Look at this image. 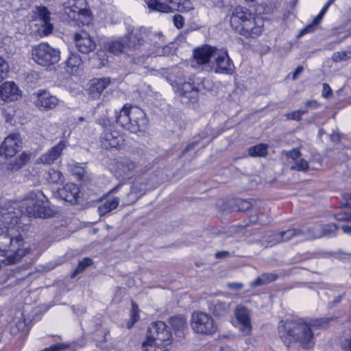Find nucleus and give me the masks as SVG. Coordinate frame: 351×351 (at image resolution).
<instances>
[{
	"label": "nucleus",
	"mask_w": 351,
	"mask_h": 351,
	"mask_svg": "<svg viewBox=\"0 0 351 351\" xmlns=\"http://www.w3.org/2000/svg\"><path fill=\"white\" fill-rule=\"evenodd\" d=\"M278 276L274 273H264L250 282L251 287L261 286L276 280Z\"/></svg>",
	"instance_id": "72a5a7b5"
},
{
	"label": "nucleus",
	"mask_w": 351,
	"mask_h": 351,
	"mask_svg": "<svg viewBox=\"0 0 351 351\" xmlns=\"http://www.w3.org/2000/svg\"><path fill=\"white\" fill-rule=\"evenodd\" d=\"M234 325L244 335H249L252 332V313L243 305H238L234 311Z\"/></svg>",
	"instance_id": "9d476101"
},
{
	"label": "nucleus",
	"mask_w": 351,
	"mask_h": 351,
	"mask_svg": "<svg viewBox=\"0 0 351 351\" xmlns=\"http://www.w3.org/2000/svg\"><path fill=\"white\" fill-rule=\"evenodd\" d=\"M33 60L42 66H49L57 64L60 60V51L47 43H42L32 49Z\"/></svg>",
	"instance_id": "0eeeda50"
},
{
	"label": "nucleus",
	"mask_w": 351,
	"mask_h": 351,
	"mask_svg": "<svg viewBox=\"0 0 351 351\" xmlns=\"http://www.w3.org/2000/svg\"><path fill=\"white\" fill-rule=\"evenodd\" d=\"M22 141L19 134H11L5 138L0 146V156L5 158L14 156L21 148Z\"/></svg>",
	"instance_id": "4468645a"
},
{
	"label": "nucleus",
	"mask_w": 351,
	"mask_h": 351,
	"mask_svg": "<svg viewBox=\"0 0 351 351\" xmlns=\"http://www.w3.org/2000/svg\"><path fill=\"white\" fill-rule=\"evenodd\" d=\"M138 315L137 311V306L135 304H132V308L131 311V321L128 323V328L133 326L134 323L138 320Z\"/></svg>",
	"instance_id": "49530a36"
},
{
	"label": "nucleus",
	"mask_w": 351,
	"mask_h": 351,
	"mask_svg": "<svg viewBox=\"0 0 351 351\" xmlns=\"http://www.w3.org/2000/svg\"><path fill=\"white\" fill-rule=\"evenodd\" d=\"M58 195L66 202L75 203L80 195V189L74 183H67L59 189Z\"/></svg>",
	"instance_id": "4be33fe9"
},
{
	"label": "nucleus",
	"mask_w": 351,
	"mask_h": 351,
	"mask_svg": "<svg viewBox=\"0 0 351 351\" xmlns=\"http://www.w3.org/2000/svg\"><path fill=\"white\" fill-rule=\"evenodd\" d=\"M130 107L125 105L119 112H116L117 122L124 129L130 132Z\"/></svg>",
	"instance_id": "c756f323"
},
{
	"label": "nucleus",
	"mask_w": 351,
	"mask_h": 351,
	"mask_svg": "<svg viewBox=\"0 0 351 351\" xmlns=\"http://www.w3.org/2000/svg\"><path fill=\"white\" fill-rule=\"evenodd\" d=\"M237 204L238 205L239 210L242 211L249 210L252 206L250 202L244 199H238Z\"/></svg>",
	"instance_id": "8fccbe9b"
},
{
	"label": "nucleus",
	"mask_w": 351,
	"mask_h": 351,
	"mask_svg": "<svg viewBox=\"0 0 351 351\" xmlns=\"http://www.w3.org/2000/svg\"><path fill=\"white\" fill-rule=\"evenodd\" d=\"M173 23L174 25L178 28L180 29L183 27L184 23V19L182 16L180 14H176L173 16Z\"/></svg>",
	"instance_id": "3c124183"
},
{
	"label": "nucleus",
	"mask_w": 351,
	"mask_h": 351,
	"mask_svg": "<svg viewBox=\"0 0 351 351\" xmlns=\"http://www.w3.org/2000/svg\"><path fill=\"white\" fill-rule=\"evenodd\" d=\"M212 86L213 83L208 79H189V81L184 82L179 88L181 101L184 104L194 103L197 101L199 92L210 90Z\"/></svg>",
	"instance_id": "423d86ee"
},
{
	"label": "nucleus",
	"mask_w": 351,
	"mask_h": 351,
	"mask_svg": "<svg viewBox=\"0 0 351 351\" xmlns=\"http://www.w3.org/2000/svg\"><path fill=\"white\" fill-rule=\"evenodd\" d=\"M47 198L38 191L30 192L21 204L5 202L0 205V256L5 265L18 263L30 252V247L21 234L19 219L23 213L38 218L49 217Z\"/></svg>",
	"instance_id": "f257e3e1"
},
{
	"label": "nucleus",
	"mask_w": 351,
	"mask_h": 351,
	"mask_svg": "<svg viewBox=\"0 0 351 351\" xmlns=\"http://www.w3.org/2000/svg\"><path fill=\"white\" fill-rule=\"evenodd\" d=\"M176 0H145L150 10L168 13L174 10V2Z\"/></svg>",
	"instance_id": "a878e982"
},
{
	"label": "nucleus",
	"mask_w": 351,
	"mask_h": 351,
	"mask_svg": "<svg viewBox=\"0 0 351 351\" xmlns=\"http://www.w3.org/2000/svg\"><path fill=\"white\" fill-rule=\"evenodd\" d=\"M63 176L62 173L56 169H50L48 172L47 180L54 184H60L63 182Z\"/></svg>",
	"instance_id": "4c0bfd02"
},
{
	"label": "nucleus",
	"mask_w": 351,
	"mask_h": 351,
	"mask_svg": "<svg viewBox=\"0 0 351 351\" xmlns=\"http://www.w3.org/2000/svg\"><path fill=\"white\" fill-rule=\"evenodd\" d=\"M93 263V261L89 258H85L81 261L75 271L72 274V277H75L77 274L82 272L87 267L90 266Z\"/></svg>",
	"instance_id": "ea45409f"
},
{
	"label": "nucleus",
	"mask_w": 351,
	"mask_h": 351,
	"mask_svg": "<svg viewBox=\"0 0 351 351\" xmlns=\"http://www.w3.org/2000/svg\"><path fill=\"white\" fill-rule=\"evenodd\" d=\"M308 167V162L306 160L300 158L295 162V165L292 167V169L298 171H304L307 169Z\"/></svg>",
	"instance_id": "a18cd8bd"
},
{
	"label": "nucleus",
	"mask_w": 351,
	"mask_h": 351,
	"mask_svg": "<svg viewBox=\"0 0 351 351\" xmlns=\"http://www.w3.org/2000/svg\"><path fill=\"white\" fill-rule=\"evenodd\" d=\"M165 37L162 33H156L145 38V49L142 48L141 51H147V55L154 56H169L176 51L175 45L170 43L165 45Z\"/></svg>",
	"instance_id": "6e6552de"
},
{
	"label": "nucleus",
	"mask_w": 351,
	"mask_h": 351,
	"mask_svg": "<svg viewBox=\"0 0 351 351\" xmlns=\"http://www.w3.org/2000/svg\"><path fill=\"white\" fill-rule=\"evenodd\" d=\"M65 147L66 141H60L56 145L50 149L47 153L42 155L38 159V162L47 165L53 163L61 155V153Z\"/></svg>",
	"instance_id": "412c9836"
},
{
	"label": "nucleus",
	"mask_w": 351,
	"mask_h": 351,
	"mask_svg": "<svg viewBox=\"0 0 351 351\" xmlns=\"http://www.w3.org/2000/svg\"><path fill=\"white\" fill-rule=\"evenodd\" d=\"M84 165L77 164V165H75L72 168V172H73V175L76 176L78 178V179H80V180L82 179L85 176V174H86V171L84 170Z\"/></svg>",
	"instance_id": "c03bdc74"
},
{
	"label": "nucleus",
	"mask_w": 351,
	"mask_h": 351,
	"mask_svg": "<svg viewBox=\"0 0 351 351\" xmlns=\"http://www.w3.org/2000/svg\"><path fill=\"white\" fill-rule=\"evenodd\" d=\"M209 310L212 311L215 316L223 317L226 315L230 310V304L215 300L210 304Z\"/></svg>",
	"instance_id": "2f4dec72"
},
{
	"label": "nucleus",
	"mask_w": 351,
	"mask_h": 351,
	"mask_svg": "<svg viewBox=\"0 0 351 351\" xmlns=\"http://www.w3.org/2000/svg\"><path fill=\"white\" fill-rule=\"evenodd\" d=\"M36 14L40 20V32L47 36L53 30V25L50 23V13L45 7H36Z\"/></svg>",
	"instance_id": "5701e85b"
},
{
	"label": "nucleus",
	"mask_w": 351,
	"mask_h": 351,
	"mask_svg": "<svg viewBox=\"0 0 351 351\" xmlns=\"http://www.w3.org/2000/svg\"><path fill=\"white\" fill-rule=\"evenodd\" d=\"M170 346L149 338L142 343L143 351H169Z\"/></svg>",
	"instance_id": "c85d7f7f"
},
{
	"label": "nucleus",
	"mask_w": 351,
	"mask_h": 351,
	"mask_svg": "<svg viewBox=\"0 0 351 351\" xmlns=\"http://www.w3.org/2000/svg\"><path fill=\"white\" fill-rule=\"evenodd\" d=\"M220 351H234V350L229 347H224V348H222L220 350Z\"/></svg>",
	"instance_id": "774afa93"
},
{
	"label": "nucleus",
	"mask_w": 351,
	"mask_h": 351,
	"mask_svg": "<svg viewBox=\"0 0 351 351\" xmlns=\"http://www.w3.org/2000/svg\"><path fill=\"white\" fill-rule=\"evenodd\" d=\"M9 65L5 59L0 57V82L7 76Z\"/></svg>",
	"instance_id": "37998d69"
},
{
	"label": "nucleus",
	"mask_w": 351,
	"mask_h": 351,
	"mask_svg": "<svg viewBox=\"0 0 351 351\" xmlns=\"http://www.w3.org/2000/svg\"><path fill=\"white\" fill-rule=\"evenodd\" d=\"M130 128L131 133H137L144 130L148 123V120L144 111L136 106H130Z\"/></svg>",
	"instance_id": "f3484780"
},
{
	"label": "nucleus",
	"mask_w": 351,
	"mask_h": 351,
	"mask_svg": "<svg viewBox=\"0 0 351 351\" xmlns=\"http://www.w3.org/2000/svg\"><path fill=\"white\" fill-rule=\"evenodd\" d=\"M148 32L149 29L143 27L128 29V34L125 36L127 39L126 45L124 44L123 38H119L106 43L105 49L109 53L116 56L124 53L126 48L141 51L142 48L145 49L144 45Z\"/></svg>",
	"instance_id": "20e7f679"
},
{
	"label": "nucleus",
	"mask_w": 351,
	"mask_h": 351,
	"mask_svg": "<svg viewBox=\"0 0 351 351\" xmlns=\"http://www.w3.org/2000/svg\"><path fill=\"white\" fill-rule=\"evenodd\" d=\"M146 337L169 346L171 344V333L166 324L161 321L156 322L151 324Z\"/></svg>",
	"instance_id": "9b49d317"
},
{
	"label": "nucleus",
	"mask_w": 351,
	"mask_h": 351,
	"mask_svg": "<svg viewBox=\"0 0 351 351\" xmlns=\"http://www.w3.org/2000/svg\"><path fill=\"white\" fill-rule=\"evenodd\" d=\"M174 10L176 8L180 12H188L193 8V4L189 0H176Z\"/></svg>",
	"instance_id": "58836bf2"
},
{
	"label": "nucleus",
	"mask_w": 351,
	"mask_h": 351,
	"mask_svg": "<svg viewBox=\"0 0 351 351\" xmlns=\"http://www.w3.org/2000/svg\"><path fill=\"white\" fill-rule=\"evenodd\" d=\"M331 94H332V93H331V89H330V86L328 84H324L323 85L322 96L324 97H328Z\"/></svg>",
	"instance_id": "4d7b16f0"
},
{
	"label": "nucleus",
	"mask_w": 351,
	"mask_h": 351,
	"mask_svg": "<svg viewBox=\"0 0 351 351\" xmlns=\"http://www.w3.org/2000/svg\"><path fill=\"white\" fill-rule=\"evenodd\" d=\"M286 156L288 158H291L292 160H293L295 162L297 160H298L300 158L301 154H300V152H299V150H298L296 149H293L291 151L287 152Z\"/></svg>",
	"instance_id": "603ef678"
},
{
	"label": "nucleus",
	"mask_w": 351,
	"mask_h": 351,
	"mask_svg": "<svg viewBox=\"0 0 351 351\" xmlns=\"http://www.w3.org/2000/svg\"><path fill=\"white\" fill-rule=\"evenodd\" d=\"M319 319L291 318L281 320L278 324L279 337L287 346L295 344L304 348H310L313 344V328L320 325Z\"/></svg>",
	"instance_id": "f03ea898"
},
{
	"label": "nucleus",
	"mask_w": 351,
	"mask_h": 351,
	"mask_svg": "<svg viewBox=\"0 0 351 351\" xmlns=\"http://www.w3.org/2000/svg\"><path fill=\"white\" fill-rule=\"evenodd\" d=\"M318 106H319V104L316 101H314V100L308 101L305 104V107L306 108V109H307V108L315 109V108H317Z\"/></svg>",
	"instance_id": "13d9d810"
},
{
	"label": "nucleus",
	"mask_w": 351,
	"mask_h": 351,
	"mask_svg": "<svg viewBox=\"0 0 351 351\" xmlns=\"http://www.w3.org/2000/svg\"><path fill=\"white\" fill-rule=\"evenodd\" d=\"M351 58L350 51H337L333 53L332 60L335 62L346 61Z\"/></svg>",
	"instance_id": "a19ab883"
},
{
	"label": "nucleus",
	"mask_w": 351,
	"mask_h": 351,
	"mask_svg": "<svg viewBox=\"0 0 351 351\" xmlns=\"http://www.w3.org/2000/svg\"><path fill=\"white\" fill-rule=\"evenodd\" d=\"M137 165L129 158H123L114 166V175L118 179L129 180L133 177Z\"/></svg>",
	"instance_id": "dca6fc26"
},
{
	"label": "nucleus",
	"mask_w": 351,
	"mask_h": 351,
	"mask_svg": "<svg viewBox=\"0 0 351 351\" xmlns=\"http://www.w3.org/2000/svg\"><path fill=\"white\" fill-rule=\"evenodd\" d=\"M119 204V199L118 197H113L110 199H108L103 204L99 206V212L100 215H105L115 209L118 206Z\"/></svg>",
	"instance_id": "c9c22d12"
},
{
	"label": "nucleus",
	"mask_w": 351,
	"mask_h": 351,
	"mask_svg": "<svg viewBox=\"0 0 351 351\" xmlns=\"http://www.w3.org/2000/svg\"><path fill=\"white\" fill-rule=\"evenodd\" d=\"M307 112L308 109L297 110L287 113L286 116L289 119L300 121L302 117Z\"/></svg>",
	"instance_id": "79ce46f5"
},
{
	"label": "nucleus",
	"mask_w": 351,
	"mask_h": 351,
	"mask_svg": "<svg viewBox=\"0 0 351 351\" xmlns=\"http://www.w3.org/2000/svg\"><path fill=\"white\" fill-rule=\"evenodd\" d=\"M216 54V48L205 45L193 51L194 60L198 64H204L209 62L211 57Z\"/></svg>",
	"instance_id": "393cba45"
},
{
	"label": "nucleus",
	"mask_w": 351,
	"mask_h": 351,
	"mask_svg": "<svg viewBox=\"0 0 351 351\" xmlns=\"http://www.w3.org/2000/svg\"><path fill=\"white\" fill-rule=\"evenodd\" d=\"M121 184H119L117 185V186H115L114 188L112 189L110 191H109V193H115L118 191V190L119 189V188L121 187Z\"/></svg>",
	"instance_id": "0e129e2a"
},
{
	"label": "nucleus",
	"mask_w": 351,
	"mask_h": 351,
	"mask_svg": "<svg viewBox=\"0 0 351 351\" xmlns=\"http://www.w3.org/2000/svg\"><path fill=\"white\" fill-rule=\"evenodd\" d=\"M337 229L338 226L334 223L326 225L323 226V230L315 232H313L308 229L307 239H315L324 236L330 237Z\"/></svg>",
	"instance_id": "473e14b6"
},
{
	"label": "nucleus",
	"mask_w": 351,
	"mask_h": 351,
	"mask_svg": "<svg viewBox=\"0 0 351 351\" xmlns=\"http://www.w3.org/2000/svg\"><path fill=\"white\" fill-rule=\"evenodd\" d=\"M215 72L217 73L230 74L234 64L226 51L216 52Z\"/></svg>",
	"instance_id": "aec40b11"
},
{
	"label": "nucleus",
	"mask_w": 351,
	"mask_h": 351,
	"mask_svg": "<svg viewBox=\"0 0 351 351\" xmlns=\"http://www.w3.org/2000/svg\"><path fill=\"white\" fill-rule=\"evenodd\" d=\"M307 233L308 229L302 226L300 228H292L278 233H272L268 236L267 241L269 244L273 245L282 241H289L295 237H301L304 239H308Z\"/></svg>",
	"instance_id": "ddd939ff"
},
{
	"label": "nucleus",
	"mask_w": 351,
	"mask_h": 351,
	"mask_svg": "<svg viewBox=\"0 0 351 351\" xmlns=\"http://www.w3.org/2000/svg\"><path fill=\"white\" fill-rule=\"evenodd\" d=\"M302 71H303V67L301 66H298L293 74V80L297 79L298 75H300Z\"/></svg>",
	"instance_id": "680f3d73"
},
{
	"label": "nucleus",
	"mask_w": 351,
	"mask_h": 351,
	"mask_svg": "<svg viewBox=\"0 0 351 351\" xmlns=\"http://www.w3.org/2000/svg\"><path fill=\"white\" fill-rule=\"evenodd\" d=\"M329 7L330 6L326 3L319 12H321L323 14H325Z\"/></svg>",
	"instance_id": "69168bd1"
},
{
	"label": "nucleus",
	"mask_w": 351,
	"mask_h": 351,
	"mask_svg": "<svg viewBox=\"0 0 351 351\" xmlns=\"http://www.w3.org/2000/svg\"><path fill=\"white\" fill-rule=\"evenodd\" d=\"M304 227L310 230L313 232L323 230V226L321 224H316L313 227H307V226H304Z\"/></svg>",
	"instance_id": "052dcab7"
},
{
	"label": "nucleus",
	"mask_w": 351,
	"mask_h": 351,
	"mask_svg": "<svg viewBox=\"0 0 351 351\" xmlns=\"http://www.w3.org/2000/svg\"><path fill=\"white\" fill-rule=\"evenodd\" d=\"M343 206L351 208V194L347 193L343 195Z\"/></svg>",
	"instance_id": "5fc2aeb1"
},
{
	"label": "nucleus",
	"mask_w": 351,
	"mask_h": 351,
	"mask_svg": "<svg viewBox=\"0 0 351 351\" xmlns=\"http://www.w3.org/2000/svg\"><path fill=\"white\" fill-rule=\"evenodd\" d=\"M32 97L34 106L41 110L54 109L59 104V99L46 90L35 92Z\"/></svg>",
	"instance_id": "f8f14e48"
},
{
	"label": "nucleus",
	"mask_w": 351,
	"mask_h": 351,
	"mask_svg": "<svg viewBox=\"0 0 351 351\" xmlns=\"http://www.w3.org/2000/svg\"><path fill=\"white\" fill-rule=\"evenodd\" d=\"M230 25L238 34L247 38H256L264 31L263 18L240 6L234 8L230 17Z\"/></svg>",
	"instance_id": "7ed1b4c3"
},
{
	"label": "nucleus",
	"mask_w": 351,
	"mask_h": 351,
	"mask_svg": "<svg viewBox=\"0 0 351 351\" xmlns=\"http://www.w3.org/2000/svg\"><path fill=\"white\" fill-rule=\"evenodd\" d=\"M190 326L195 333L201 335H213L217 330V324L213 317L201 311L192 313Z\"/></svg>",
	"instance_id": "1a4fd4ad"
},
{
	"label": "nucleus",
	"mask_w": 351,
	"mask_h": 351,
	"mask_svg": "<svg viewBox=\"0 0 351 351\" xmlns=\"http://www.w3.org/2000/svg\"><path fill=\"white\" fill-rule=\"evenodd\" d=\"M29 160V155L26 153H22L17 156L14 162L8 164V168L11 171H16L22 168Z\"/></svg>",
	"instance_id": "f704fd0d"
},
{
	"label": "nucleus",
	"mask_w": 351,
	"mask_h": 351,
	"mask_svg": "<svg viewBox=\"0 0 351 351\" xmlns=\"http://www.w3.org/2000/svg\"><path fill=\"white\" fill-rule=\"evenodd\" d=\"M228 252L227 251H221V252H217L216 254H215V256L216 258H223L225 257L226 256H227L228 254Z\"/></svg>",
	"instance_id": "e2e57ef3"
},
{
	"label": "nucleus",
	"mask_w": 351,
	"mask_h": 351,
	"mask_svg": "<svg viewBox=\"0 0 351 351\" xmlns=\"http://www.w3.org/2000/svg\"><path fill=\"white\" fill-rule=\"evenodd\" d=\"M147 183H144L140 180L135 181L131 187L130 192L128 195L130 198L128 203H134L138 199L142 197L147 191Z\"/></svg>",
	"instance_id": "bb28decb"
},
{
	"label": "nucleus",
	"mask_w": 351,
	"mask_h": 351,
	"mask_svg": "<svg viewBox=\"0 0 351 351\" xmlns=\"http://www.w3.org/2000/svg\"><path fill=\"white\" fill-rule=\"evenodd\" d=\"M61 18L76 26L87 25L92 20L90 11L84 0H67L64 2Z\"/></svg>",
	"instance_id": "39448f33"
},
{
	"label": "nucleus",
	"mask_w": 351,
	"mask_h": 351,
	"mask_svg": "<svg viewBox=\"0 0 351 351\" xmlns=\"http://www.w3.org/2000/svg\"><path fill=\"white\" fill-rule=\"evenodd\" d=\"M170 324L175 335L178 337H182L185 330L187 328L186 318L181 315L171 317Z\"/></svg>",
	"instance_id": "7c9ffc66"
},
{
	"label": "nucleus",
	"mask_w": 351,
	"mask_h": 351,
	"mask_svg": "<svg viewBox=\"0 0 351 351\" xmlns=\"http://www.w3.org/2000/svg\"><path fill=\"white\" fill-rule=\"evenodd\" d=\"M339 228L345 234L351 235V226L348 224H342Z\"/></svg>",
	"instance_id": "bf43d9fd"
},
{
	"label": "nucleus",
	"mask_w": 351,
	"mask_h": 351,
	"mask_svg": "<svg viewBox=\"0 0 351 351\" xmlns=\"http://www.w3.org/2000/svg\"><path fill=\"white\" fill-rule=\"evenodd\" d=\"M228 287L231 289L240 290L243 287V285L241 282H230L228 284Z\"/></svg>",
	"instance_id": "864d4df0"
},
{
	"label": "nucleus",
	"mask_w": 351,
	"mask_h": 351,
	"mask_svg": "<svg viewBox=\"0 0 351 351\" xmlns=\"http://www.w3.org/2000/svg\"><path fill=\"white\" fill-rule=\"evenodd\" d=\"M21 97V90L11 81L5 82L0 85V98L3 101H14Z\"/></svg>",
	"instance_id": "6ab92c4d"
},
{
	"label": "nucleus",
	"mask_w": 351,
	"mask_h": 351,
	"mask_svg": "<svg viewBox=\"0 0 351 351\" xmlns=\"http://www.w3.org/2000/svg\"><path fill=\"white\" fill-rule=\"evenodd\" d=\"M63 64L66 72L69 74L75 75L82 70V60L77 53H71Z\"/></svg>",
	"instance_id": "b1692460"
},
{
	"label": "nucleus",
	"mask_w": 351,
	"mask_h": 351,
	"mask_svg": "<svg viewBox=\"0 0 351 351\" xmlns=\"http://www.w3.org/2000/svg\"><path fill=\"white\" fill-rule=\"evenodd\" d=\"M110 82L111 80L108 77H104L93 81L89 88L90 96L93 99L98 97Z\"/></svg>",
	"instance_id": "cd10ccee"
},
{
	"label": "nucleus",
	"mask_w": 351,
	"mask_h": 351,
	"mask_svg": "<svg viewBox=\"0 0 351 351\" xmlns=\"http://www.w3.org/2000/svg\"><path fill=\"white\" fill-rule=\"evenodd\" d=\"M264 216H265V215H264L263 213H260V214L258 215V220H260V221H261V223L262 224H265V223H267V222L263 221V219H262V218H263ZM269 221H267V223H269Z\"/></svg>",
	"instance_id": "338daca9"
},
{
	"label": "nucleus",
	"mask_w": 351,
	"mask_h": 351,
	"mask_svg": "<svg viewBox=\"0 0 351 351\" xmlns=\"http://www.w3.org/2000/svg\"><path fill=\"white\" fill-rule=\"evenodd\" d=\"M324 15V14H323L321 12H319L316 16V17L314 19V20L313 21V23L311 25L307 26L305 29H304L302 31L301 34H304V33L310 32L313 25H318L319 23V22L322 21Z\"/></svg>",
	"instance_id": "09e8293b"
},
{
	"label": "nucleus",
	"mask_w": 351,
	"mask_h": 351,
	"mask_svg": "<svg viewBox=\"0 0 351 351\" xmlns=\"http://www.w3.org/2000/svg\"><path fill=\"white\" fill-rule=\"evenodd\" d=\"M335 219L338 221L351 223V213H339L335 215Z\"/></svg>",
	"instance_id": "de8ad7c7"
},
{
	"label": "nucleus",
	"mask_w": 351,
	"mask_h": 351,
	"mask_svg": "<svg viewBox=\"0 0 351 351\" xmlns=\"http://www.w3.org/2000/svg\"><path fill=\"white\" fill-rule=\"evenodd\" d=\"M74 41L75 47L82 53H88L94 51L97 46L93 38L86 32L75 34Z\"/></svg>",
	"instance_id": "a211bd4d"
},
{
	"label": "nucleus",
	"mask_w": 351,
	"mask_h": 351,
	"mask_svg": "<svg viewBox=\"0 0 351 351\" xmlns=\"http://www.w3.org/2000/svg\"><path fill=\"white\" fill-rule=\"evenodd\" d=\"M341 348L346 351H351V338L345 339L341 343Z\"/></svg>",
	"instance_id": "6e6d98bb"
},
{
	"label": "nucleus",
	"mask_w": 351,
	"mask_h": 351,
	"mask_svg": "<svg viewBox=\"0 0 351 351\" xmlns=\"http://www.w3.org/2000/svg\"><path fill=\"white\" fill-rule=\"evenodd\" d=\"M248 154L253 157H263L267 154V145L265 144H258L251 147L248 149Z\"/></svg>",
	"instance_id": "e433bc0d"
},
{
	"label": "nucleus",
	"mask_w": 351,
	"mask_h": 351,
	"mask_svg": "<svg viewBox=\"0 0 351 351\" xmlns=\"http://www.w3.org/2000/svg\"><path fill=\"white\" fill-rule=\"evenodd\" d=\"M108 121H103L102 125L106 126V128L101 137V143L106 148H117L123 144V136L116 130H112L111 127L106 128ZM101 124V123H100Z\"/></svg>",
	"instance_id": "2eb2a0df"
}]
</instances>
